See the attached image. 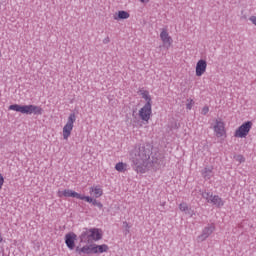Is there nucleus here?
<instances>
[{
  "instance_id": "nucleus-1",
  "label": "nucleus",
  "mask_w": 256,
  "mask_h": 256,
  "mask_svg": "<svg viewBox=\"0 0 256 256\" xmlns=\"http://www.w3.org/2000/svg\"><path fill=\"white\" fill-rule=\"evenodd\" d=\"M152 153L153 146L151 144L137 146L131 152V161L137 173H145L148 167H157L161 163L159 158L152 157V160H150Z\"/></svg>"
},
{
  "instance_id": "nucleus-2",
  "label": "nucleus",
  "mask_w": 256,
  "mask_h": 256,
  "mask_svg": "<svg viewBox=\"0 0 256 256\" xmlns=\"http://www.w3.org/2000/svg\"><path fill=\"white\" fill-rule=\"evenodd\" d=\"M80 243H93V241H101L103 239V231L99 228H83L79 236Z\"/></svg>"
},
{
  "instance_id": "nucleus-3",
  "label": "nucleus",
  "mask_w": 256,
  "mask_h": 256,
  "mask_svg": "<svg viewBox=\"0 0 256 256\" xmlns=\"http://www.w3.org/2000/svg\"><path fill=\"white\" fill-rule=\"evenodd\" d=\"M10 111H16L23 115H43V108L35 105H24L12 104L9 106Z\"/></svg>"
},
{
  "instance_id": "nucleus-4",
  "label": "nucleus",
  "mask_w": 256,
  "mask_h": 256,
  "mask_svg": "<svg viewBox=\"0 0 256 256\" xmlns=\"http://www.w3.org/2000/svg\"><path fill=\"white\" fill-rule=\"evenodd\" d=\"M252 127H253V122H251V121L244 122L235 131L234 136L239 137L240 139H245V137H247V135H249V131H251Z\"/></svg>"
},
{
  "instance_id": "nucleus-5",
  "label": "nucleus",
  "mask_w": 256,
  "mask_h": 256,
  "mask_svg": "<svg viewBox=\"0 0 256 256\" xmlns=\"http://www.w3.org/2000/svg\"><path fill=\"white\" fill-rule=\"evenodd\" d=\"M75 113H71L68 117L66 125L63 127V139L67 141L71 137V132L73 131V123L76 121Z\"/></svg>"
},
{
  "instance_id": "nucleus-6",
  "label": "nucleus",
  "mask_w": 256,
  "mask_h": 256,
  "mask_svg": "<svg viewBox=\"0 0 256 256\" xmlns=\"http://www.w3.org/2000/svg\"><path fill=\"white\" fill-rule=\"evenodd\" d=\"M213 231H215V225L211 224L209 226H206L202 230V233L197 237L198 243H203V241L209 238Z\"/></svg>"
},
{
  "instance_id": "nucleus-7",
  "label": "nucleus",
  "mask_w": 256,
  "mask_h": 256,
  "mask_svg": "<svg viewBox=\"0 0 256 256\" xmlns=\"http://www.w3.org/2000/svg\"><path fill=\"white\" fill-rule=\"evenodd\" d=\"M151 103H146L143 108L139 111V116L142 119V121H149L151 119Z\"/></svg>"
},
{
  "instance_id": "nucleus-8",
  "label": "nucleus",
  "mask_w": 256,
  "mask_h": 256,
  "mask_svg": "<svg viewBox=\"0 0 256 256\" xmlns=\"http://www.w3.org/2000/svg\"><path fill=\"white\" fill-rule=\"evenodd\" d=\"M75 241H77V234H75L74 232H70L65 235V243L70 251H73V249H75Z\"/></svg>"
},
{
  "instance_id": "nucleus-9",
  "label": "nucleus",
  "mask_w": 256,
  "mask_h": 256,
  "mask_svg": "<svg viewBox=\"0 0 256 256\" xmlns=\"http://www.w3.org/2000/svg\"><path fill=\"white\" fill-rule=\"evenodd\" d=\"M207 71V61L201 59L196 64V77H201Z\"/></svg>"
},
{
  "instance_id": "nucleus-10",
  "label": "nucleus",
  "mask_w": 256,
  "mask_h": 256,
  "mask_svg": "<svg viewBox=\"0 0 256 256\" xmlns=\"http://www.w3.org/2000/svg\"><path fill=\"white\" fill-rule=\"evenodd\" d=\"M160 39L166 45V47H171V43H173V38L169 36V32H167V29L162 28L160 33Z\"/></svg>"
},
{
  "instance_id": "nucleus-11",
  "label": "nucleus",
  "mask_w": 256,
  "mask_h": 256,
  "mask_svg": "<svg viewBox=\"0 0 256 256\" xmlns=\"http://www.w3.org/2000/svg\"><path fill=\"white\" fill-rule=\"evenodd\" d=\"M93 247L94 244H90V245H85L82 248H80L79 246L76 247L75 251L77 254L79 255H91V253H93Z\"/></svg>"
},
{
  "instance_id": "nucleus-12",
  "label": "nucleus",
  "mask_w": 256,
  "mask_h": 256,
  "mask_svg": "<svg viewBox=\"0 0 256 256\" xmlns=\"http://www.w3.org/2000/svg\"><path fill=\"white\" fill-rule=\"evenodd\" d=\"M214 132L216 133V137H223L225 135V125L221 121H217L214 126Z\"/></svg>"
},
{
  "instance_id": "nucleus-13",
  "label": "nucleus",
  "mask_w": 256,
  "mask_h": 256,
  "mask_svg": "<svg viewBox=\"0 0 256 256\" xmlns=\"http://www.w3.org/2000/svg\"><path fill=\"white\" fill-rule=\"evenodd\" d=\"M59 197H73L74 199H79V197H81V194L71 189H65L62 192H59Z\"/></svg>"
},
{
  "instance_id": "nucleus-14",
  "label": "nucleus",
  "mask_w": 256,
  "mask_h": 256,
  "mask_svg": "<svg viewBox=\"0 0 256 256\" xmlns=\"http://www.w3.org/2000/svg\"><path fill=\"white\" fill-rule=\"evenodd\" d=\"M92 251L94 254L107 253V251H109V246L107 244H102V245L94 244Z\"/></svg>"
},
{
  "instance_id": "nucleus-15",
  "label": "nucleus",
  "mask_w": 256,
  "mask_h": 256,
  "mask_svg": "<svg viewBox=\"0 0 256 256\" xmlns=\"http://www.w3.org/2000/svg\"><path fill=\"white\" fill-rule=\"evenodd\" d=\"M208 203H211L212 205H216V207H223V200L221 199V197L217 195H214V196L212 195L210 200H208Z\"/></svg>"
},
{
  "instance_id": "nucleus-16",
  "label": "nucleus",
  "mask_w": 256,
  "mask_h": 256,
  "mask_svg": "<svg viewBox=\"0 0 256 256\" xmlns=\"http://www.w3.org/2000/svg\"><path fill=\"white\" fill-rule=\"evenodd\" d=\"M90 195H93L96 199L103 195V189L100 186H95L90 188Z\"/></svg>"
},
{
  "instance_id": "nucleus-17",
  "label": "nucleus",
  "mask_w": 256,
  "mask_h": 256,
  "mask_svg": "<svg viewBox=\"0 0 256 256\" xmlns=\"http://www.w3.org/2000/svg\"><path fill=\"white\" fill-rule=\"evenodd\" d=\"M212 175H213V167H206L202 170V176L206 181L211 179Z\"/></svg>"
},
{
  "instance_id": "nucleus-18",
  "label": "nucleus",
  "mask_w": 256,
  "mask_h": 256,
  "mask_svg": "<svg viewBox=\"0 0 256 256\" xmlns=\"http://www.w3.org/2000/svg\"><path fill=\"white\" fill-rule=\"evenodd\" d=\"M115 169L119 171V173H124V171H127V164L119 162L116 164Z\"/></svg>"
},
{
  "instance_id": "nucleus-19",
  "label": "nucleus",
  "mask_w": 256,
  "mask_h": 256,
  "mask_svg": "<svg viewBox=\"0 0 256 256\" xmlns=\"http://www.w3.org/2000/svg\"><path fill=\"white\" fill-rule=\"evenodd\" d=\"M130 15L127 11H119L118 12V19H129Z\"/></svg>"
},
{
  "instance_id": "nucleus-20",
  "label": "nucleus",
  "mask_w": 256,
  "mask_h": 256,
  "mask_svg": "<svg viewBox=\"0 0 256 256\" xmlns=\"http://www.w3.org/2000/svg\"><path fill=\"white\" fill-rule=\"evenodd\" d=\"M142 98L145 99L146 103H150L151 105V96L149 95V92H142Z\"/></svg>"
},
{
  "instance_id": "nucleus-21",
  "label": "nucleus",
  "mask_w": 256,
  "mask_h": 256,
  "mask_svg": "<svg viewBox=\"0 0 256 256\" xmlns=\"http://www.w3.org/2000/svg\"><path fill=\"white\" fill-rule=\"evenodd\" d=\"M81 201H86L87 203H93L95 199L89 197V196H83L80 194V197H78Z\"/></svg>"
},
{
  "instance_id": "nucleus-22",
  "label": "nucleus",
  "mask_w": 256,
  "mask_h": 256,
  "mask_svg": "<svg viewBox=\"0 0 256 256\" xmlns=\"http://www.w3.org/2000/svg\"><path fill=\"white\" fill-rule=\"evenodd\" d=\"M123 227L125 228L124 235H129V233L131 232V226H129V223H127V221L123 222Z\"/></svg>"
},
{
  "instance_id": "nucleus-23",
  "label": "nucleus",
  "mask_w": 256,
  "mask_h": 256,
  "mask_svg": "<svg viewBox=\"0 0 256 256\" xmlns=\"http://www.w3.org/2000/svg\"><path fill=\"white\" fill-rule=\"evenodd\" d=\"M235 161H238V163H245V157L241 154L234 156Z\"/></svg>"
},
{
  "instance_id": "nucleus-24",
  "label": "nucleus",
  "mask_w": 256,
  "mask_h": 256,
  "mask_svg": "<svg viewBox=\"0 0 256 256\" xmlns=\"http://www.w3.org/2000/svg\"><path fill=\"white\" fill-rule=\"evenodd\" d=\"M213 194L209 193V192H202V197L203 199H206L207 203H209V201L211 200Z\"/></svg>"
},
{
  "instance_id": "nucleus-25",
  "label": "nucleus",
  "mask_w": 256,
  "mask_h": 256,
  "mask_svg": "<svg viewBox=\"0 0 256 256\" xmlns=\"http://www.w3.org/2000/svg\"><path fill=\"white\" fill-rule=\"evenodd\" d=\"M179 209L185 213L189 209V206H187V203H181Z\"/></svg>"
},
{
  "instance_id": "nucleus-26",
  "label": "nucleus",
  "mask_w": 256,
  "mask_h": 256,
  "mask_svg": "<svg viewBox=\"0 0 256 256\" xmlns=\"http://www.w3.org/2000/svg\"><path fill=\"white\" fill-rule=\"evenodd\" d=\"M92 205H94L95 207H98L99 209H103V204L97 201V199L93 200Z\"/></svg>"
},
{
  "instance_id": "nucleus-27",
  "label": "nucleus",
  "mask_w": 256,
  "mask_h": 256,
  "mask_svg": "<svg viewBox=\"0 0 256 256\" xmlns=\"http://www.w3.org/2000/svg\"><path fill=\"white\" fill-rule=\"evenodd\" d=\"M185 215H188L189 217H193L195 215V211L193 209L189 208L184 212Z\"/></svg>"
},
{
  "instance_id": "nucleus-28",
  "label": "nucleus",
  "mask_w": 256,
  "mask_h": 256,
  "mask_svg": "<svg viewBox=\"0 0 256 256\" xmlns=\"http://www.w3.org/2000/svg\"><path fill=\"white\" fill-rule=\"evenodd\" d=\"M195 102L193 100H190V102L188 104H186V109H188L189 111H191V109L193 108V104Z\"/></svg>"
},
{
  "instance_id": "nucleus-29",
  "label": "nucleus",
  "mask_w": 256,
  "mask_h": 256,
  "mask_svg": "<svg viewBox=\"0 0 256 256\" xmlns=\"http://www.w3.org/2000/svg\"><path fill=\"white\" fill-rule=\"evenodd\" d=\"M207 113H209V107L208 106H204L202 108L201 114L202 115H207Z\"/></svg>"
},
{
  "instance_id": "nucleus-30",
  "label": "nucleus",
  "mask_w": 256,
  "mask_h": 256,
  "mask_svg": "<svg viewBox=\"0 0 256 256\" xmlns=\"http://www.w3.org/2000/svg\"><path fill=\"white\" fill-rule=\"evenodd\" d=\"M4 183H5V178H3V175L0 173V189H3Z\"/></svg>"
},
{
  "instance_id": "nucleus-31",
  "label": "nucleus",
  "mask_w": 256,
  "mask_h": 256,
  "mask_svg": "<svg viewBox=\"0 0 256 256\" xmlns=\"http://www.w3.org/2000/svg\"><path fill=\"white\" fill-rule=\"evenodd\" d=\"M249 21H251V23H253V25H255V27H256V16H251L249 18Z\"/></svg>"
},
{
  "instance_id": "nucleus-32",
  "label": "nucleus",
  "mask_w": 256,
  "mask_h": 256,
  "mask_svg": "<svg viewBox=\"0 0 256 256\" xmlns=\"http://www.w3.org/2000/svg\"><path fill=\"white\" fill-rule=\"evenodd\" d=\"M110 42H111V39L109 38V36L103 39L104 45H107V43H110Z\"/></svg>"
},
{
  "instance_id": "nucleus-33",
  "label": "nucleus",
  "mask_w": 256,
  "mask_h": 256,
  "mask_svg": "<svg viewBox=\"0 0 256 256\" xmlns=\"http://www.w3.org/2000/svg\"><path fill=\"white\" fill-rule=\"evenodd\" d=\"M141 3H149V0H139Z\"/></svg>"
},
{
  "instance_id": "nucleus-34",
  "label": "nucleus",
  "mask_w": 256,
  "mask_h": 256,
  "mask_svg": "<svg viewBox=\"0 0 256 256\" xmlns=\"http://www.w3.org/2000/svg\"><path fill=\"white\" fill-rule=\"evenodd\" d=\"M0 243H3V238L0 236Z\"/></svg>"
},
{
  "instance_id": "nucleus-35",
  "label": "nucleus",
  "mask_w": 256,
  "mask_h": 256,
  "mask_svg": "<svg viewBox=\"0 0 256 256\" xmlns=\"http://www.w3.org/2000/svg\"><path fill=\"white\" fill-rule=\"evenodd\" d=\"M0 57H1V52H0Z\"/></svg>"
}]
</instances>
